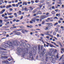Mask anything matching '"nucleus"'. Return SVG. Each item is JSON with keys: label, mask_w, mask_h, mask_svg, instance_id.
Segmentation results:
<instances>
[{"label": "nucleus", "mask_w": 64, "mask_h": 64, "mask_svg": "<svg viewBox=\"0 0 64 64\" xmlns=\"http://www.w3.org/2000/svg\"><path fill=\"white\" fill-rule=\"evenodd\" d=\"M14 45L16 46V45H20L21 46L20 44V42H17L16 41H14L13 43L12 42L8 41L7 42V44H6L5 45H4V47L6 48V47H8V48H11L12 49H14Z\"/></svg>", "instance_id": "f257e3e1"}, {"label": "nucleus", "mask_w": 64, "mask_h": 64, "mask_svg": "<svg viewBox=\"0 0 64 64\" xmlns=\"http://www.w3.org/2000/svg\"><path fill=\"white\" fill-rule=\"evenodd\" d=\"M46 52V50L45 49H44L42 51V53L40 54V57H41L44 54H45Z\"/></svg>", "instance_id": "f03ea898"}, {"label": "nucleus", "mask_w": 64, "mask_h": 64, "mask_svg": "<svg viewBox=\"0 0 64 64\" xmlns=\"http://www.w3.org/2000/svg\"><path fill=\"white\" fill-rule=\"evenodd\" d=\"M23 48H19L17 49V52L18 53H20L21 52L23 51Z\"/></svg>", "instance_id": "7ed1b4c3"}, {"label": "nucleus", "mask_w": 64, "mask_h": 64, "mask_svg": "<svg viewBox=\"0 0 64 64\" xmlns=\"http://www.w3.org/2000/svg\"><path fill=\"white\" fill-rule=\"evenodd\" d=\"M30 55V58L32 59V60H33L34 58L33 57V56H32V52L31 51L30 52H29Z\"/></svg>", "instance_id": "20e7f679"}, {"label": "nucleus", "mask_w": 64, "mask_h": 64, "mask_svg": "<svg viewBox=\"0 0 64 64\" xmlns=\"http://www.w3.org/2000/svg\"><path fill=\"white\" fill-rule=\"evenodd\" d=\"M44 48V46H40V45H39L38 46V48L39 50H43V49Z\"/></svg>", "instance_id": "39448f33"}, {"label": "nucleus", "mask_w": 64, "mask_h": 64, "mask_svg": "<svg viewBox=\"0 0 64 64\" xmlns=\"http://www.w3.org/2000/svg\"><path fill=\"white\" fill-rule=\"evenodd\" d=\"M48 55H49L50 56H52V53L51 52H47L46 54V56H48Z\"/></svg>", "instance_id": "423d86ee"}, {"label": "nucleus", "mask_w": 64, "mask_h": 64, "mask_svg": "<svg viewBox=\"0 0 64 64\" xmlns=\"http://www.w3.org/2000/svg\"><path fill=\"white\" fill-rule=\"evenodd\" d=\"M40 16V18H41V19L42 20L43 19H45L48 16Z\"/></svg>", "instance_id": "0eeeda50"}, {"label": "nucleus", "mask_w": 64, "mask_h": 64, "mask_svg": "<svg viewBox=\"0 0 64 64\" xmlns=\"http://www.w3.org/2000/svg\"><path fill=\"white\" fill-rule=\"evenodd\" d=\"M46 44H47L48 45H50V47L53 48V47H54V46L53 45L51 44H50L48 42H46Z\"/></svg>", "instance_id": "6e6552de"}, {"label": "nucleus", "mask_w": 64, "mask_h": 64, "mask_svg": "<svg viewBox=\"0 0 64 64\" xmlns=\"http://www.w3.org/2000/svg\"><path fill=\"white\" fill-rule=\"evenodd\" d=\"M10 7H12V6L11 5H9L7 6L6 8V9H8L9 8H10Z\"/></svg>", "instance_id": "1a4fd4ad"}, {"label": "nucleus", "mask_w": 64, "mask_h": 64, "mask_svg": "<svg viewBox=\"0 0 64 64\" xmlns=\"http://www.w3.org/2000/svg\"><path fill=\"white\" fill-rule=\"evenodd\" d=\"M36 20V18H32V19L31 20L34 23H35V21Z\"/></svg>", "instance_id": "9d476101"}, {"label": "nucleus", "mask_w": 64, "mask_h": 64, "mask_svg": "<svg viewBox=\"0 0 64 64\" xmlns=\"http://www.w3.org/2000/svg\"><path fill=\"white\" fill-rule=\"evenodd\" d=\"M23 5H27V2H23V3L22 4Z\"/></svg>", "instance_id": "9b49d317"}, {"label": "nucleus", "mask_w": 64, "mask_h": 64, "mask_svg": "<svg viewBox=\"0 0 64 64\" xmlns=\"http://www.w3.org/2000/svg\"><path fill=\"white\" fill-rule=\"evenodd\" d=\"M29 8L30 9L29 10L30 11V12L31 11H32L33 10V8H32V7L30 6Z\"/></svg>", "instance_id": "f8f14e48"}, {"label": "nucleus", "mask_w": 64, "mask_h": 64, "mask_svg": "<svg viewBox=\"0 0 64 64\" xmlns=\"http://www.w3.org/2000/svg\"><path fill=\"white\" fill-rule=\"evenodd\" d=\"M5 11V10L4 9L2 11L0 12V14H2Z\"/></svg>", "instance_id": "ddd939ff"}, {"label": "nucleus", "mask_w": 64, "mask_h": 64, "mask_svg": "<svg viewBox=\"0 0 64 64\" xmlns=\"http://www.w3.org/2000/svg\"><path fill=\"white\" fill-rule=\"evenodd\" d=\"M24 52H25V53H28V49L27 48H26V49H24Z\"/></svg>", "instance_id": "4468645a"}, {"label": "nucleus", "mask_w": 64, "mask_h": 64, "mask_svg": "<svg viewBox=\"0 0 64 64\" xmlns=\"http://www.w3.org/2000/svg\"><path fill=\"white\" fill-rule=\"evenodd\" d=\"M24 10L28 12V10H29V9L28 8H27L25 7L24 8Z\"/></svg>", "instance_id": "2eb2a0df"}, {"label": "nucleus", "mask_w": 64, "mask_h": 64, "mask_svg": "<svg viewBox=\"0 0 64 64\" xmlns=\"http://www.w3.org/2000/svg\"><path fill=\"white\" fill-rule=\"evenodd\" d=\"M42 14V12H41L39 11H38V13H36V14L37 15H38V14Z\"/></svg>", "instance_id": "dca6fc26"}, {"label": "nucleus", "mask_w": 64, "mask_h": 64, "mask_svg": "<svg viewBox=\"0 0 64 64\" xmlns=\"http://www.w3.org/2000/svg\"><path fill=\"white\" fill-rule=\"evenodd\" d=\"M21 13H22V12H21V11L20 10L19 11V12H17V13L19 14V15H21Z\"/></svg>", "instance_id": "f3484780"}, {"label": "nucleus", "mask_w": 64, "mask_h": 64, "mask_svg": "<svg viewBox=\"0 0 64 64\" xmlns=\"http://www.w3.org/2000/svg\"><path fill=\"white\" fill-rule=\"evenodd\" d=\"M21 34V33L20 32H17L16 34H15V35H20V34Z\"/></svg>", "instance_id": "a211bd4d"}, {"label": "nucleus", "mask_w": 64, "mask_h": 64, "mask_svg": "<svg viewBox=\"0 0 64 64\" xmlns=\"http://www.w3.org/2000/svg\"><path fill=\"white\" fill-rule=\"evenodd\" d=\"M8 17L10 18H14V16L13 15H11L9 16Z\"/></svg>", "instance_id": "6ab92c4d"}, {"label": "nucleus", "mask_w": 64, "mask_h": 64, "mask_svg": "<svg viewBox=\"0 0 64 64\" xmlns=\"http://www.w3.org/2000/svg\"><path fill=\"white\" fill-rule=\"evenodd\" d=\"M7 14L8 15H11L12 14H13L12 13H9L8 12H7Z\"/></svg>", "instance_id": "aec40b11"}, {"label": "nucleus", "mask_w": 64, "mask_h": 64, "mask_svg": "<svg viewBox=\"0 0 64 64\" xmlns=\"http://www.w3.org/2000/svg\"><path fill=\"white\" fill-rule=\"evenodd\" d=\"M47 24L50 25L51 26H53V24L51 23H48Z\"/></svg>", "instance_id": "412c9836"}, {"label": "nucleus", "mask_w": 64, "mask_h": 64, "mask_svg": "<svg viewBox=\"0 0 64 64\" xmlns=\"http://www.w3.org/2000/svg\"><path fill=\"white\" fill-rule=\"evenodd\" d=\"M21 45H23V46H25V45H26V44L25 43H23V42H22V43H21Z\"/></svg>", "instance_id": "4be33fe9"}, {"label": "nucleus", "mask_w": 64, "mask_h": 64, "mask_svg": "<svg viewBox=\"0 0 64 64\" xmlns=\"http://www.w3.org/2000/svg\"><path fill=\"white\" fill-rule=\"evenodd\" d=\"M49 32L47 31L46 32V35H50V34H49Z\"/></svg>", "instance_id": "5701e85b"}, {"label": "nucleus", "mask_w": 64, "mask_h": 64, "mask_svg": "<svg viewBox=\"0 0 64 64\" xmlns=\"http://www.w3.org/2000/svg\"><path fill=\"white\" fill-rule=\"evenodd\" d=\"M34 53V54H35L36 53V50H33Z\"/></svg>", "instance_id": "b1692460"}, {"label": "nucleus", "mask_w": 64, "mask_h": 64, "mask_svg": "<svg viewBox=\"0 0 64 64\" xmlns=\"http://www.w3.org/2000/svg\"><path fill=\"white\" fill-rule=\"evenodd\" d=\"M46 47H48V46H49L48 45H46V44H44V47H45V48H46Z\"/></svg>", "instance_id": "393cba45"}, {"label": "nucleus", "mask_w": 64, "mask_h": 64, "mask_svg": "<svg viewBox=\"0 0 64 64\" xmlns=\"http://www.w3.org/2000/svg\"><path fill=\"white\" fill-rule=\"evenodd\" d=\"M3 63H7V62H9L7 61V60H4L3 61Z\"/></svg>", "instance_id": "a878e982"}, {"label": "nucleus", "mask_w": 64, "mask_h": 64, "mask_svg": "<svg viewBox=\"0 0 64 64\" xmlns=\"http://www.w3.org/2000/svg\"><path fill=\"white\" fill-rule=\"evenodd\" d=\"M35 2L36 3L39 2V0H36L35 1Z\"/></svg>", "instance_id": "bb28decb"}, {"label": "nucleus", "mask_w": 64, "mask_h": 64, "mask_svg": "<svg viewBox=\"0 0 64 64\" xmlns=\"http://www.w3.org/2000/svg\"><path fill=\"white\" fill-rule=\"evenodd\" d=\"M46 61H48V57L46 56Z\"/></svg>", "instance_id": "cd10ccee"}, {"label": "nucleus", "mask_w": 64, "mask_h": 64, "mask_svg": "<svg viewBox=\"0 0 64 64\" xmlns=\"http://www.w3.org/2000/svg\"><path fill=\"white\" fill-rule=\"evenodd\" d=\"M22 4V2H18V5H20V4Z\"/></svg>", "instance_id": "c85d7f7f"}, {"label": "nucleus", "mask_w": 64, "mask_h": 64, "mask_svg": "<svg viewBox=\"0 0 64 64\" xmlns=\"http://www.w3.org/2000/svg\"><path fill=\"white\" fill-rule=\"evenodd\" d=\"M14 15H15V17H17V13H15L14 14Z\"/></svg>", "instance_id": "c756f323"}, {"label": "nucleus", "mask_w": 64, "mask_h": 64, "mask_svg": "<svg viewBox=\"0 0 64 64\" xmlns=\"http://www.w3.org/2000/svg\"><path fill=\"white\" fill-rule=\"evenodd\" d=\"M58 44L61 47H62V45L61 44V43L60 42H58Z\"/></svg>", "instance_id": "7c9ffc66"}, {"label": "nucleus", "mask_w": 64, "mask_h": 64, "mask_svg": "<svg viewBox=\"0 0 64 64\" xmlns=\"http://www.w3.org/2000/svg\"><path fill=\"white\" fill-rule=\"evenodd\" d=\"M5 50V49H4V48H0V50Z\"/></svg>", "instance_id": "2f4dec72"}, {"label": "nucleus", "mask_w": 64, "mask_h": 64, "mask_svg": "<svg viewBox=\"0 0 64 64\" xmlns=\"http://www.w3.org/2000/svg\"><path fill=\"white\" fill-rule=\"evenodd\" d=\"M52 14H54L55 12H54V11H53L52 12Z\"/></svg>", "instance_id": "473e14b6"}, {"label": "nucleus", "mask_w": 64, "mask_h": 64, "mask_svg": "<svg viewBox=\"0 0 64 64\" xmlns=\"http://www.w3.org/2000/svg\"><path fill=\"white\" fill-rule=\"evenodd\" d=\"M10 23L9 22H6V24H5V25H7V24H10Z\"/></svg>", "instance_id": "72a5a7b5"}, {"label": "nucleus", "mask_w": 64, "mask_h": 64, "mask_svg": "<svg viewBox=\"0 0 64 64\" xmlns=\"http://www.w3.org/2000/svg\"><path fill=\"white\" fill-rule=\"evenodd\" d=\"M52 62L53 63H55V60H52Z\"/></svg>", "instance_id": "f704fd0d"}, {"label": "nucleus", "mask_w": 64, "mask_h": 64, "mask_svg": "<svg viewBox=\"0 0 64 64\" xmlns=\"http://www.w3.org/2000/svg\"><path fill=\"white\" fill-rule=\"evenodd\" d=\"M50 18H48V19L46 20V22H48V20H50Z\"/></svg>", "instance_id": "c9c22d12"}, {"label": "nucleus", "mask_w": 64, "mask_h": 64, "mask_svg": "<svg viewBox=\"0 0 64 64\" xmlns=\"http://www.w3.org/2000/svg\"><path fill=\"white\" fill-rule=\"evenodd\" d=\"M9 10L10 11H13V9L12 8L9 9Z\"/></svg>", "instance_id": "e433bc0d"}, {"label": "nucleus", "mask_w": 64, "mask_h": 64, "mask_svg": "<svg viewBox=\"0 0 64 64\" xmlns=\"http://www.w3.org/2000/svg\"><path fill=\"white\" fill-rule=\"evenodd\" d=\"M36 12V11L35 10H34L32 11V13H35Z\"/></svg>", "instance_id": "4c0bfd02"}, {"label": "nucleus", "mask_w": 64, "mask_h": 64, "mask_svg": "<svg viewBox=\"0 0 64 64\" xmlns=\"http://www.w3.org/2000/svg\"><path fill=\"white\" fill-rule=\"evenodd\" d=\"M50 20L51 22H52V21H53V20H52V18H50Z\"/></svg>", "instance_id": "58836bf2"}, {"label": "nucleus", "mask_w": 64, "mask_h": 64, "mask_svg": "<svg viewBox=\"0 0 64 64\" xmlns=\"http://www.w3.org/2000/svg\"><path fill=\"white\" fill-rule=\"evenodd\" d=\"M36 20L37 22L39 21V19H37L36 18Z\"/></svg>", "instance_id": "ea45409f"}, {"label": "nucleus", "mask_w": 64, "mask_h": 64, "mask_svg": "<svg viewBox=\"0 0 64 64\" xmlns=\"http://www.w3.org/2000/svg\"><path fill=\"white\" fill-rule=\"evenodd\" d=\"M19 27L20 28H23L24 27L23 26H19Z\"/></svg>", "instance_id": "a19ab883"}, {"label": "nucleus", "mask_w": 64, "mask_h": 64, "mask_svg": "<svg viewBox=\"0 0 64 64\" xmlns=\"http://www.w3.org/2000/svg\"><path fill=\"white\" fill-rule=\"evenodd\" d=\"M12 6H13V7H16L15 4H12Z\"/></svg>", "instance_id": "79ce46f5"}, {"label": "nucleus", "mask_w": 64, "mask_h": 64, "mask_svg": "<svg viewBox=\"0 0 64 64\" xmlns=\"http://www.w3.org/2000/svg\"><path fill=\"white\" fill-rule=\"evenodd\" d=\"M48 29V27H46V28L45 29V30H47Z\"/></svg>", "instance_id": "37998d69"}, {"label": "nucleus", "mask_w": 64, "mask_h": 64, "mask_svg": "<svg viewBox=\"0 0 64 64\" xmlns=\"http://www.w3.org/2000/svg\"><path fill=\"white\" fill-rule=\"evenodd\" d=\"M57 19L58 20V18H57V17L56 16L55 17L54 19Z\"/></svg>", "instance_id": "c03bdc74"}, {"label": "nucleus", "mask_w": 64, "mask_h": 64, "mask_svg": "<svg viewBox=\"0 0 64 64\" xmlns=\"http://www.w3.org/2000/svg\"><path fill=\"white\" fill-rule=\"evenodd\" d=\"M49 36H50V37H51L53 38V36L52 35L50 34V35H49Z\"/></svg>", "instance_id": "a18cd8bd"}, {"label": "nucleus", "mask_w": 64, "mask_h": 64, "mask_svg": "<svg viewBox=\"0 0 64 64\" xmlns=\"http://www.w3.org/2000/svg\"><path fill=\"white\" fill-rule=\"evenodd\" d=\"M58 23H55V24H54V26H56V25H57V24H58Z\"/></svg>", "instance_id": "49530a36"}, {"label": "nucleus", "mask_w": 64, "mask_h": 64, "mask_svg": "<svg viewBox=\"0 0 64 64\" xmlns=\"http://www.w3.org/2000/svg\"><path fill=\"white\" fill-rule=\"evenodd\" d=\"M6 34V32H4L3 33V34Z\"/></svg>", "instance_id": "de8ad7c7"}, {"label": "nucleus", "mask_w": 64, "mask_h": 64, "mask_svg": "<svg viewBox=\"0 0 64 64\" xmlns=\"http://www.w3.org/2000/svg\"><path fill=\"white\" fill-rule=\"evenodd\" d=\"M23 16H22L21 17L20 19V20H22V19H23Z\"/></svg>", "instance_id": "09e8293b"}, {"label": "nucleus", "mask_w": 64, "mask_h": 64, "mask_svg": "<svg viewBox=\"0 0 64 64\" xmlns=\"http://www.w3.org/2000/svg\"><path fill=\"white\" fill-rule=\"evenodd\" d=\"M4 21L5 22H7V20H4Z\"/></svg>", "instance_id": "8fccbe9b"}, {"label": "nucleus", "mask_w": 64, "mask_h": 64, "mask_svg": "<svg viewBox=\"0 0 64 64\" xmlns=\"http://www.w3.org/2000/svg\"><path fill=\"white\" fill-rule=\"evenodd\" d=\"M30 23L32 24V23H33V22L32 21H30Z\"/></svg>", "instance_id": "3c124183"}, {"label": "nucleus", "mask_w": 64, "mask_h": 64, "mask_svg": "<svg viewBox=\"0 0 64 64\" xmlns=\"http://www.w3.org/2000/svg\"><path fill=\"white\" fill-rule=\"evenodd\" d=\"M60 20H63V19L62 18H60Z\"/></svg>", "instance_id": "603ef678"}, {"label": "nucleus", "mask_w": 64, "mask_h": 64, "mask_svg": "<svg viewBox=\"0 0 64 64\" xmlns=\"http://www.w3.org/2000/svg\"><path fill=\"white\" fill-rule=\"evenodd\" d=\"M56 32H54V35H56Z\"/></svg>", "instance_id": "864d4df0"}, {"label": "nucleus", "mask_w": 64, "mask_h": 64, "mask_svg": "<svg viewBox=\"0 0 64 64\" xmlns=\"http://www.w3.org/2000/svg\"><path fill=\"white\" fill-rule=\"evenodd\" d=\"M56 32H58V29L57 28H56Z\"/></svg>", "instance_id": "5fc2aeb1"}, {"label": "nucleus", "mask_w": 64, "mask_h": 64, "mask_svg": "<svg viewBox=\"0 0 64 64\" xmlns=\"http://www.w3.org/2000/svg\"><path fill=\"white\" fill-rule=\"evenodd\" d=\"M30 3H31V2H28V4H30Z\"/></svg>", "instance_id": "6e6d98bb"}, {"label": "nucleus", "mask_w": 64, "mask_h": 64, "mask_svg": "<svg viewBox=\"0 0 64 64\" xmlns=\"http://www.w3.org/2000/svg\"><path fill=\"white\" fill-rule=\"evenodd\" d=\"M31 2L32 3H34V1L32 0L31 1Z\"/></svg>", "instance_id": "4d7b16f0"}, {"label": "nucleus", "mask_w": 64, "mask_h": 64, "mask_svg": "<svg viewBox=\"0 0 64 64\" xmlns=\"http://www.w3.org/2000/svg\"><path fill=\"white\" fill-rule=\"evenodd\" d=\"M22 30V29H20L18 30H17L16 31H21Z\"/></svg>", "instance_id": "13d9d810"}, {"label": "nucleus", "mask_w": 64, "mask_h": 64, "mask_svg": "<svg viewBox=\"0 0 64 64\" xmlns=\"http://www.w3.org/2000/svg\"><path fill=\"white\" fill-rule=\"evenodd\" d=\"M49 13L48 12L46 14V15H49Z\"/></svg>", "instance_id": "bf43d9fd"}, {"label": "nucleus", "mask_w": 64, "mask_h": 64, "mask_svg": "<svg viewBox=\"0 0 64 64\" xmlns=\"http://www.w3.org/2000/svg\"><path fill=\"white\" fill-rule=\"evenodd\" d=\"M58 22L59 23H61V21L60 20H59L58 21Z\"/></svg>", "instance_id": "052dcab7"}, {"label": "nucleus", "mask_w": 64, "mask_h": 64, "mask_svg": "<svg viewBox=\"0 0 64 64\" xmlns=\"http://www.w3.org/2000/svg\"><path fill=\"white\" fill-rule=\"evenodd\" d=\"M46 38H47V39H49L50 37L49 36H46Z\"/></svg>", "instance_id": "680f3d73"}, {"label": "nucleus", "mask_w": 64, "mask_h": 64, "mask_svg": "<svg viewBox=\"0 0 64 64\" xmlns=\"http://www.w3.org/2000/svg\"><path fill=\"white\" fill-rule=\"evenodd\" d=\"M16 21V19H14V20H13L12 21L13 22H15V21Z\"/></svg>", "instance_id": "e2e57ef3"}, {"label": "nucleus", "mask_w": 64, "mask_h": 64, "mask_svg": "<svg viewBox=\"0 0 64 64\" xmlns=\"http://www.w3.org/2000/svg\"><path fill=\"white\" fill-rule=\"evenodd\" d=\"M33 27V26H30V28H32Z\"/></svg>", "instance_id": "0e129e2a"}, {"label": "nucleus", "mask_w": 64, "mask_h": 64, "mask_svg": "<svg viewBox=\"0 0 64 64\" xmlns=\"http://www.w3.org/2000/svg\"><path fill=\"white\" fill-rule=\"evenodd\" d=\"M24 31L25 32H28V30H24Z\"/></svg>", "instance_id": "69168bd1"}, {"label": "nucleus", "mask_w": 64, "mask_h": 64, "mask_svg": "<svg viewBox=\"0 0 64 64\" xmlns=\"http://www.w3.org/2000/svg\"><path fill=\"white\" fill-rule=\"evenodd\" d=\"M64 5L63 4L62 5V8H64Z\"/></svg>", "instance_id": "338daca9"}, {"label": "nucleus", "mask_w": 64, "mask_h": 64, "mask_svg": "<svg viewBox=\"0 0 64 64\" xmlns=\"http://www.w3.org/2000/svg\"><path fill=\"white\" fill-rule=\"evenodd\" d=\"M4 18H5V19H7V18H8V17L7 16H5L4 17Z\"/></svg>", "instance_id": "774afa93"}]
</instances>
